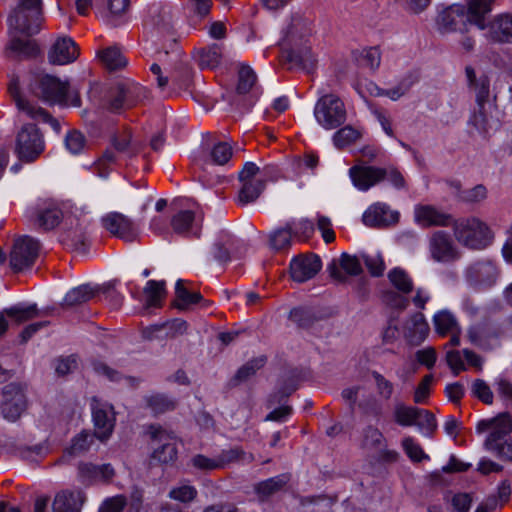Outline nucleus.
Here are the masks:
<instances>
[{"label": "nucleus", "mask_w": 512, "mask_h": 512, "mask_svg": "<svg viewBox=\"0 0 512 512\" xmlns=\"http://www.w3.org/2000/svg\"><path fill=\"white\" fill-rule=\"evenodd\" d=\"M42 15L41 0H18L11 10L7 22L11 36L8 49L24 58L36 57L39 47L34 40H23L17 34L33 36L40 31Z\"/></svg>", "instance_id": "nucleus-1"}, {"label": "nucleus", "mask_w": 512, "mask_h": 512, "mask_svg": "<svg viewBox=\"0 0 512 512\" xmlns=\"http://www.w3.org/2000/svg\"><path fill=\"white\" fill-rule=\"evenodd\" d=\"M495 0H470L468 8L453 4L439 12L436 23L442 33L465 32L468 23L485 30V16L492 10Z\"/></svg>", "instance_id": "nucleus-2"}, {"label": "nucleus", "mask_w": 512, "mask_h": 512, "mask_svg": "<svg viewBox=\"0 0 512 512\" xmlns=\"http://www.w3.org/2000/svg\"><path fill=\"white\" fill-rule=\"evenodd\" d=\"M476 432H489L483 448L502 461L512 462V418L509 413L503 412L496 417L480 420L476 425Z\"/></svg>", "instance_id": "nucleus-3"}, {"label": "nucleus", "mask_w": 512, "mask_h": 512, "mask_svg": "<svg viewBox=\"0 0 512 512\" xmlns=\"http://www.w3.org/2000/svg\"><path fill=\"white\" fill-rule=\"evenodd\" d=\"M110 143L111 148H107L95 162V169L101 177L107 176L112 165L134 158L141 150L140 144L133 141L132 132L128 128L113 133Z\"/></svg>", "instance_id": "nucleus-4"}, {"label": "nucleus", "mask_w": 512, "mask_h": 512, "mask_svg": "<svg viewBox=\"0 0 512 512\" xmlns=\"http://www.w3.org/2000/svg\"><path fill=\"white\" fill-rule=\"evenodd\" d=\"M455 239L469 249L482 250L494 240L490 227L477 217L453 220L452 225Z\"/></svg>", "instance_id": "nucleus-5"}, {"label": "nucleus", "mask_w": 512, "mask_h": 512, "mask_svg": "<svg viewBox=\"0 0 512 512\" xmlns=\"http://www.w3.org/2000/svg\"><path fill=\"white\" fill-rule=\"evenodd\" d=\"M349 176L353 185L361 191H367L385 179L397 189H403L405 187L403 175L394 167L380 168L376 166L356 165L349 169Z\"/></svg>", "instance_id": "nucleus-6"}, {"label": "nucleus", "mask_w": 512, "mask_h": 512, "mask_svg": "<svg viewBox=\"0 0 512 512\" xmlns=\"http://www.w3.org/2000/svg\"><path fill=\"white\" fill-rule=\"evenodd\" d=\"M314 117L322 128L337 129L347 120L346 106L336 94H323L315 104Z\"/></svg>", "instance_id": "nucleus-7"}, {"label": "nucleus", "mask_w": 512, "mask_h": 512, "mask_svg": "<svg viewBox=\"0 0 512 512\" xmlns=\"http://www.w3.org/2000/svg\"><path fill=\"white\" fill-rule=\"evenodd\" d=\"M29 91L37 98L51 104L66 101L69 83L48 74L33 75L29 82Z\"/></svg>", "instance_id": "nucleus-8"}, {"label": "nucleus", "mask_w": 512, "mask_h": 512, "mask_svg": "<svg viewBox=\"0 0 512 512\" xmlns=\"http://www.w3.org/2000/svg\"><path fill=\"white\" fill-rule=\"evenodd\" d=\"M90 221L85 214H71L64 219V231L61 242L67 248L79 254L88 251V227Z\"/></svg>", "instance_id": "nucleus-9"}, {"label": "nucleus", "mask_w": 512, "mask_h": 512, "mask_svg": "<svg viewBox=\"0 0 512 512\" xmlns=\"http://www.w3.org/2000/svg\"><path fill=\"white\" fill-rule=\"evenodd\" d=\"M45 150L42 133L34 124L22 126L16 136L15 153L23 162L35 161Z\"/></svg>", "instance_id": "nucleus-10"}, {"label": "nucleus", "mask_w": 512, "mask_h": 512, "mask_svg": "<svg viewBox=\"0 0 512 512\" xmlns=\"http://www.w3.org/2000/svg\"><path fill=\"white\" fill-rule=\"evenodd\" d=\"M504 334L501 324L484 320L468 327L466 337L475 347L482 350H492L499 346V339Z\"/></svg>", "instance_id": "nucleus-11"}, {"label": "nucleus", "mask_w": 512, "mask_h": 512, "mask_svg": "<svg viewBox=\"0 0 512 512\" xmlns=\"http://www.w3.org/2000/svg\"><path fill=\"white\" fill-rule=\"evenodd\" d=\"M40 250L37 239L25 235L15 240L10 253V267L14 272H21L34 265Z\"/></svg>", "instance_id": "nucleus-12"}, {"label": "nucleus", "mask_w": 512, "mask_h": 512, "mask_svg": "<svg viewBox=\"0 0 512 512\" xmlns=\"http://www.w3.org/2000/svg\"><path fill=\"white\" fill-rule=\"evenodd\" d=\"M147 91L138 84H118L110 93L108 110L119 113L136 106L146 97Z\"/></svg>", "instance_id": "nucleus-13"}, {"label": "nucleus", "mask_w": 512, "mask_h": 512, "mask_svg": "<svg viewBox=\"0 0 512 512\" xmlns=\"http://www.w3.org/2000/svg\"><path fill=\"white\" fill-rule=\"evenodd\" d=\"M3 400L0 408L3 417L8 421H16L27 408V398L23 387L10 383L2 390Z\"/></svg>", "instance_id": "nucleus-14"}, {"label": "nucleus", "mask_w": 512, "mask_h": 512, "mask_svg": "<svg viewBox=\"0 0 512 512\" xmlns=\"http://www.w3.org/2000/svg\"><path fill=\"white\" fill-rule=\"evenodd\" d=\"M92 418L97 439L104 442L108 440L115 426V412L111 404L102 402L96 397L91 402Z\"/></svg>", "instance_id": "nucleus-15"}, {"label": "nucleus", "mask_w": 512, "mask_h": 512, "mask_svg": "<svg viewBox=\"0 0 512 512\" xmlns=\"http://www.w3.org/2000/svg\"><path fill=\"white\" fill-rule=\"evenodd\" d=\"M8 91L19 111L25 113L32 119L49 123L56 133L60 132L61 125L59 121L53 118L46 110L41 107L34 106L30 101L22 96L19 90L18 82L16 80H12L10 82Z\"/></svg>", "instance_id": "nucleus-16"}, {"label": "nucleus", "mask_w": 512, "mask_h": 512, "mask_svg": "<svg viewBox=\"0 0 512 512\" xmlns=\"http://www.w3.org/2000/svg\"><path fill=\"white\" fill-rule=\"evenodd\" d=\"M63 219V213L57 205L51 202L38 203L29 211L31 224L40 230L50 231L57 227Z\"/></svg>", "instance_id": "nucleus-17"}, {"label": "nucleus", "mask_w": 512, "mask_h": 512, "mask_svg": "<svg viewBox=\"0 0 512 512\" xmlns=\"http://www.w3.org/2000/svg\"><path fill=\"white\" fill-rule=\"evenodd\" d=\"M429 251L436 262L450 263L459 259L460 253L450 235L445 231L434 232L429 239Z\"/></svg>", "instance_id": "nucleus-18"}, {"label": "nucleus", "mask_w": 512, "mask_h": 512, "mask_svg": "<svg viewBox=\"0 0 512 512\" xmlns=\"http://www.w3.org/2000/svg\"><path fill=\"white\" fill-rule=\"evenodd\" d=\"M101 221L105 230H107L111 235L126 242H133L138 236L135 223L121 213H108Z\"/></svg>", "instance_id": "nucleus-19"}, {"label": "nucleus", "mask_w": 512, "mask_h": 512, "mask_svg": "<svg viewBox=\"0 0 512 512\" xmlns=\"http://www.w3.org/2000/svg\"><path fill=\"white\" fill-rule=\"evenodd\" d=\"M148 433L152 440L163 442L154 449L152 459L160 463H169L176 459L177 448L175 437L159 425H150Z\"/></svg>", "instance_id": "nucleus-20"}, {"label": "nucleus", "mask_w": 512, "mask_h": 512, "mask_svg": "<svg viewBox=\"0 0 512 512\" xmlns=\"http://www.w3.org/2000/svg\"><path fill=\"white\" fill-rule=\"evenodd\" d=\"M498 269L492 261H478L466 270V279L470 285L477 289L492 287L498 277Z\"/></svg>", "instance_id": "nucleus-21"}, {"label": "nucleus", "mask_w": 512, "mask_h": 512, "mask_svg": "<svg viewBox=\"0 0 512 512\" xmlns=\"http://www.w3.org/2000/svg\"><path fill=\"white\" fill-rule=\"evenodd\" d=\"M322 267L318 255L309 253L294 257L290 263L291 278L298 283L306 282L317 275Z\"/></svg>", "instance_id": "nucleus-22"}, {"label": "nucleus", "mask_w": 512, "mask_h": 512, "mask_svg": "<svg viewBox=\"0 0 512 512\" xmlns=\"http://www.w3.org/2000/svg\"><path fill=\"white\" fill-rule=\"evenodd\" d=\"M78 480L85 486L97 482H109L115 476L111 464L96 465L89 462H80L77 467Z\"/></svg>", "instance_id": "nucleus-23"}, {"label": "nucleus", "mask_w": 512, "mask_h": 512, "mask_svg": "<svg viewBox=\"0 0 512 512\" xmlns=\"http://www.w3.org/2000/svg\"><path fill=\"white\" fill-rule=\"evenodd\" d=\"M486 38L499 44L512 43V13H502L486 23Z\"/></svg>", "instance_id": "nucleus-24"}, {"label": "nucleus", "mask_w": 512, "mask_h": 512, "mask_svg": "<svg viewBox=\"0 0 512 512\" xmlns=\"http://www.w3.org/2000/svg\"><path fill=\"white\" fill-rule=\"evenodd\" d=\"M415 221L423 227L452 225L453 216L436 208L433 205H416L414 209Z\"/></svg>", "instance_id": "nucleus-25"}, {"label": "nucleus", "mask_w": 512, "mask_h": 512, "mask_svg": "<svg viewBox=\"0 0 512 512\" xmlns=\"http://www.w3.org/2000/svg\"><path fill=\"white\" fill-rule=\"evenodd\" d=\"M362 220L369 227H387L399 221V213L384 203H375L364 212Z\"/></svg>", "instance_id": "nucleus-26"}, {"label": "nucleus", "mask_w": 512, "mask_h": 512, "mask_svg": "<svg viewBox=\"0 0 512 512\" xmlns=\"http://www.w3.org/2000/svg\"><path fill=\"white\" fill-rule=\"evenodd\" d=\"M79 56V47L70 37L56 40L48 53V60L54 65H65L74 62Z\"/></svg>", "instance_id": "nucleus-27"}, {"label": "nucleus", "mask_w": 512, "mask_h": 512, "mask_svg": "<svg viewBox=\"0 0 512 512\" xmlns=\"http://www.w3.org/2000/svg\"><path fill=\"white\" fill-rule=\"evenodd\" d=\"M86 495L81 490L61 491L56 494L52 503L53 512H81Z\"/></svg>", "instance_id": "nucleus-28"}, {"label": "nucleus", "mask_w": 512, "mask_h": 512, "mask_svg": "<svg viewBox=\"0 0 512 512\" xmlns=\"http://www.w3.org/2000/svg\"><path fill=\"white\" fill-rule=\"evenodd\" d=\"M341 269H343L346 274L352 276H357L362 273V267L359 259L356 256H351L347 253H343L341 255L339 264L333 260L328 265L330 276L338 281H344L346 279Z\"/></svg>", "instance_id": "nucleus-29"}, {"label": "nucleus", "mask_w": 512, "mask_h": 512, "mask_svg": "<svg viewBox=\"0 0 512 512\" xmlns=\"http://www.w3.org/2000/svg\"><path fill=\"white\" fill-rule=\"evenodd\" d=\"M171 226L177 234L185 236H200V226L195 222V214L190 210H183L173 216Z\"/></svg>", "instance_id": "nucleus-30"}, {"label": "nucleus", "mask_w": 512, "mask_h": 512, "mask_svg": "<svg viewBox=\"0 0 512 512\" xmlns=\"http://www.w3.org/2000/svg\"><path fill=\"white\" fill-rule=\"evenodd\" d=\"M53 309L40 311L37 304H17L4 309L5 315L12 319L17 325L32 320L40 315H48L52 313Z\"/></svg>", "instance_id": "nucleus-31"}, {"label": "nucleus", "mask_w": 512, "mask_h": 512, "mask_svg": "<svg viewBox=\"0 0 512 512\" xmlns=\"http://www.w3.org/2000/svg\"><path fill=\"white\" fill-rule=\"evenodd\" d=\"M188 326L189 325L185 320L175 318L161 324L151 325L143 331V336L148 340H152L154 338V333L165 329L167 331L166 336L174 338L185 334L188 330Z\"/></svg>", "instance_id": "nucleus-32"}, {"label": "nucleus", "mask_w": 512, "mask_h": 512, "mask_svg": "<svg viewBox=\"0 0 512 512\" xmlns=\"http://www.w3.org/2000/svg\"><path fill=\"white\" fill-rule=\"evenodd\" d=\"M430 331L429 325L421 312L412 315L410 323L406 327L405 336L413 345L421 344Z\"/></svg>", "instance_id": "nucleus-33"}, {"label": "nucleus", "mask_w": 512, "mask_h": 512, "mask_svg": "<svg viewBox=\"0 0 512 512\" xmlns=\"http://www.w3.org/2000/svg\"><path fill=\"white\" fill-rule=\"evenodd\" d=\"M281 57L290 65L289 68H301L310 71L315 65L311 50L306 47L299 50H284Z\"/></svg>", "instance_id": "nucleus-34"}, {"label": "nucleus", "mask_w": 512, "mask_h": 512, "mask_svg": "<svg viewBox=\"0 0 512 512\" xmlns=\"http://www.w3.org/2000/svg\"><path fill=\"white\" fill-rule=\"evenodd\" d=\"M469 123L483 135H487L499 127V120L491 115L486 105L477 106V110L471 116Z\"/></svg>", "instance_id": "nucleus-35"}, {"label": "nucleus", "mask_w": 512, "mask_h": 512, "mask_svg": "<svg viewBox=\"0 0 512 512\" xmlns=\"http://www.w3.org/2000/svg\"><path fill=\"white\" fill-rule=\"evenodd\" d=\"M432 321L436 333L442 337L448 336L451 332H457L461 328L457 317L448 309L436 312Z\"/></svg>", "instance_id": "nucleus-36"}, {"label": "nucleus", "mask_w": 512, "mask_h": 512, "mask_svg": "<svg viewBox=\"0 0 512 512\" xmlns=\"http://www.w3.org/2000/svg\"><path fill=\"white\" fill-rule=\"evenodd\" d=\"M293 223L288 222L285 227L277 228L269 234V247L276 251H286L292 245Z\"/></svg>", "instance_id": "nucleus-37"}, {"label": "nucleus", "mask_w": 512, "mask_h": 512, "mask_svg": "<svg viewBox=\"0 0 512 512\" xmlns=\"http://www.w3.org/2000/svg\"><path fill=\"white\" fill-rule=\"evenodd\" d=\"M96 289L89 284H83L67 292L62 307L70 308L91 300L96 295Z\"/></svg>", "instance_id": "nucleus-38"}, {"label": "nucleus", "mask_w": 512, "mask_h": 512, "mask_svg": "<svg viewBox=\"0 0 512 512\" xmlns=\"http://www.w3.org/2000/svg\"><path fill=\"white\" fill-rule=\"evenodd\" d=\"M267 361L266 356H259L251 359L242 365L234 375V377L230 380L229 385L231 387H235L256 374V372L261 369Z\"/></svg>", "instance_id": "nucleus-39"}, {"label": "nucleus", "mask_w": 512, "mask_h": 512, "mask_svg": "<svg viewBox=\"0 0 512 512\" xmlns=\"http://www.w3.org/2000/svg\"><path fill=\"white\" fill-rule=\"evenodd\" d=\"M287 482L288 478L285 475H279L257 483L254 486V491L259 500L263 502L276 492L280 491Z\"/></svg>", "instance_id": "nucleus-40"}, {"label": "nucleus", "mask_w": 512, "mask_h": 512, "mask_svg": "<svg viewBox=\"0 0 512 512\" xmlns=\"http://www.w3.org/2000/svg\"><path fill=\"white\" fill-rule=\"evenodd\" d=\"M176 299L174 306L179 310H186L190 305L199 303L202 295L199 292H190L184 287V281L179 279L175 286Z\"/></svg>", "instance_id": "nucleus-41"}, {"label": "nucleus", "mask_w": 512, "mask_h": 512, "mask_svg": "<svg viewBox=\"0 0 512 512\" xmlns=\"http://www.w3.org/2000/svg\"><path fill=\"white\" fill-rule=\"evenodd\" d=\"M265 188V180L257 179L255 181L242 183L238 194V201L241 205L254 202L258 199Z\"/></svg>", "instance_id": "nucleus-42"}, {"label": "nucleus", "mask_w": 512, "mask_h": 512, "mask_svg": "<svg viewBox=\"0 0 512 512\" xmlns=\"http://www.w3.org/2000/svg\"><path fill=\"white\" fill-rule=\"evenodd\" d=\"M388 279L395 291L409 295L414 289L412 278L402 268L396 267L389 271Z\"/></svg>", "instance_id": "nucleus-43"}, {"label": "nucleus", "mask_w": 512, "mask_h": 512, "mask_svg": "<svg viewBox=\"0 0 512 512\" xmlns=\"http://www.w3.org/2000/svg\"><path fill=\"white\" fill-rule=\"evenodd\" d=\"M420 408L406 406L402 402H397L394 406V420L401 426L415 425L419 418Z\"/></svg>", "instance_id": "nucleus-44"}, {"label": "nucleus", "mask_w": 512, "mask_h": 512, "mask_svg": "<svg viewBox=\"0 0 512 512\" xmlns=\"http://www.w3.org/2000/svg\"><path fill=\"white\" fill-rule=\"evenodd\" d=\"M102 64L110 71L118 70L126 66L127 61L119 49L109 47L98 52Z\"/></svg>", "instance_id": "nucleus-45"}, {"label": "nucleus", "mask_w": 512, "mask_h": 512, "mask_svg": "<svg viewBox=\"0 0 512 512\" xmlns=\"http://www.w3.org/2000/svg\"><path fill=\"white\" fill-rule=\"evenodd\" d=\"M148 307H157L166 294L165 282L149 280L144 288Z\"/></svg>", "instance_id": "nucleus-46"}, {"label": "nucleus", "mask_w": 512, "mask_h": 512, "mask_svg": "<svg viewBox=\"0 0 512 512\" xmlns=\"http://www.w3.org/2000/svg\"><path fill=\"white\" fill-rule=\"evenodd\" d=\"M361 137V133L359 130L355 129L350 125H346L344 127L339 128L333 135V144L338 149H342L355 141H357Z\"/></svg>", "instance_id": "nucleus-47"}, {"label": "nucleus", "mask_w": 512, "mask_h": 512, "mask_svg": "<svg viewBox=\"0 0 512 512\" xmlns=\"http://www.w3.org/2000/svg\"><path fill=\"white\" fill-rule=\"evenodd\" d=\"M221 55V46L218 44L202 48L198 51L199 65L202 68H214L220 63Z\"/></svg>", "instance_id": "nucleus-48"}, {"label": "nucleus", "mask_w": 512, "mask_h": 512, "mask_svg": "<svg viewBox=\"0 0 512 512\" xmlns=\"http://www.w3.org/2000/svg\"><path fill=\"white\" fill-rule=\"evenodd\" d=\"M382 301L388 307L398 311H404L410 304L407 294H403L402 292L392 289L386 290L382 293Z\"/></svg>", "instance_id": "nucleus-49"}, {"label": "nucleus", "mask_w": 512, "mask_h": 512, "mask_svg": "<svg viewBox=\"0 0 512 512\" xmlns=\"http://www.w3.org/2000/svg\"><path fill=\"white\" fill-rule=\"evenodd\" d=\"M146 403L154 414H162L176 407V402L164 394L151 395L146 398Z\"/></svg>", "instance_id": "nucleus-50"}, {"label": "nucleus", "mask_w": 512, "mask_h": 512, "mask_svg": "<svg viewBox=\"0 0 512 512\" xmlns=\"http://www.w3.org/2000/svg\"><path fill=\"white\" fill-rule=\"evenodd\" d=\"M358 65L368 68L372 71L376 70L381 62V54L377 47H369L363 49L356 57Z\"/></svg>", "instance_id": "nucleus-51"}, {"label": "nucleus", "mask_w": 512, "mask_h": 512, "mask_svg": "<svg viewBox=\"0 0 512 512\" xmlns=\"http://www.w3.org/2000/svg\"><path fill=\"white\" fill-rule=\"evenodd\" d=\"M95 438H97L95 432L82 431L72 439V444L67 450L68 453L77 455L88 451Z\"/></svg>", "instance_id": "nucleus-52"}, {"label": "nucleus", "mask_w": 512, "mask_h": 512, "mask_svg": "<svg viewBox=\"0 0 512 512\" xmlns=\"http://www.w3.org/2000/svg\"><path fill=\"white\" fill-rule=\"evenodd\" d=\"M289 318L300 328H309L317 320L314 312L310 308L297 307L290 311Z\"/></svg>", "instance_id": "nucleus-53"}, {"label": "nucleus", "mask_w": 512, "mask_h": 512, "mask_svg": "<svg viewBox=\"0 0 512 512\" xmlns=\"http://www.w3.org/2000/svg\"><path fill=\"white\" fill-rule=\"evenodd\" d=\"M197 495V489L188 484L173 487L168 493L170 499L184 504L193 502L197 498Z\"/></svg>", "instance_id": "nucleus-54"}, {"label": "nucleus", "mask_w": 512, "mask_h": 512, "mask_svg": "<svg viewBox=\"0 0 512 512\" xmlns=\"http://www.w3.org/2000/svg\"><path fill=\"white\" fill-rule=\"evenodd\" d=\"M371 377L374 380L375 390L383 400H389L394 393V384L378 371H372Z\"/></svg>", "instance_id": "nucleus-55"}, {"label": "nucleus", "mask_w": 512, "mask_h": 512, "mask_svg": "<svg viewBox=\"0 0 512 512\" xmlns=\"http://www.w3.org/2000/svg\"><path fill=\"white\" fill-rule=\"evenodd\" d=\"M256 74L249 66H242L238 72V83L236 91L238 94H246L256 82Z\"/></svg>", "instance_id": "nucleus-56"}, {"label": "nucleus", "mask_w": 512, "mask_h": 512, "mask_svg": "<svg viewBox=\"0 0 512 512\" xmlns=\"http://www.w3.org/2000/svg\"><path fill=\"white\" fill-rule=\"evenodd\" d=\"M232 241V235L227 231H221L214 244V257L219 262H228L230 260V254L226 245H229Z\"/></svg>", "instance_id": "nucleus-57"}, {"label": "nucleus", "mask_w": 512, "mask_h": 512, "mask_svg": "<svg viewBox=\"0 0 512 512\" xmlns=\"http://www.w3.org/2000/svg\"><path fill=\"white\" fill-rule=\"evenodd\" d=\"M210 155L213 163L224 165L232 157V147L227 142H218L213 145Z\"/></svg>", "instance_id": "nucleus-58"}, {"label": "nucleus", "mask_w": 512, "mask_h": 512, "mask_svg": "<svg viewBox=\"0 0 512 512\" xmlns=\"http://www.w3.org/2000/svg\"><path fill=\"white\" fill-rule=\"evenodd\" d=\"M384 437L381 431L373 426H368L363 431L362 446L365 448H380L383 445Z\"/></svg>", "instance_id": "nucleus-59"}, {"label": "nucleus", "mask_w": 512, "mask_h": 512, "mask_svg": "<svg viewBox=\"0 0 512 512\" xmlns=\"http://www.w3.org/2000/svg\"><path fill=\"white\" fill-rule=\"evenodd\" d=\"M475 90L477 106H483L488 103L490 95V81L486 75H482L477 83L471 86Z\"/></svg>", "instance_id": "nucleus-60"}, {"label": "nucleus", "mask_w": 512, "mask_h": 512, "mask_svg": "<svg viewBox=\"0 0 512 512\" xmlns=\"http://www.w3.org/2000/svg\"><path fill=\"white\" fill-rule=\"evenodd\" d=\"M487 197V189L483 185H476L471 189L460 191L458 194L459 200L466 203H478Z\"/></svg>", "instance_id": "nucleus-61"}, {"label": "nucleus", "mask_w": 512, "mask_h": 512, "mask_svg": "<svg viewBox=\"0 0 512 512\" xmlns=\"http://www.w3.org/2000/svg\"><path fill=\"white\" fill-rule=\"evenodd\" d=\"M415 425L420 429L425 430L428 435H432L437 429V422L434 414L421 408L419 411V418L416 420Z\"/></svg>", "instance_id": "nucleus-62"}, {"label": "nucleus", "mask_w": 512, "mask_h": 512, "mask_svg": "<svg viewBox=\"0 0 512 512\" xmlns=\"http://www.w3.org/2000/svg\"><path fill=\"white\" fill-rule=\"evenodd\" d=\"M402 446L409 458L415 462H420L423 459L429 458L428 455L424 453L421 446L411 437L404 438L402 441Z\"/></svg>", "instance_id": "nucleus-63"}, {"label": "nucleus", "mask_w": 512, "mask_h": 512, "mask_svg": "<svg viewBox=\"0 0 512 512\" xmlns=\"http://www.w3.org/2000/svg\"><path fill=\"white\" fill-rule=\"evenodd\" d=\"M86 140L79 131H71L65 137V146L72 154H79L85 147Z\"/></svg>", "instance_id": "nucleus-64"}]
</instances>
